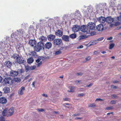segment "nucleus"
Segmentation results:
<instances>
[{
	"instance_id": "nucleus-23",
	"label": "nucleus",
	"mask_w": 121,
	"mask_h": 121,
	"mask_svg": "<svg viewBox=\"0 0 121 121\" xmlns=\"http://www.w3.org/2000/svg\"><path fill=\"white\" fill-rule=\"evenodd\" d=\"M52 46V44L50 42H48L46 43L45 44V48L49 49L51 48Z\"/></svg>"
},
{
	"instance_id": "nucleus-38",
	"label": "nucleus",
	"mask_w": 121,
	"mask_h": 121,
	"mask_svg": "<svg viewBox=\"0 0 121 121\" xmlns=\"http://www.w3.org/2000/svg\"><path fill=\"white\" fill-rule=\"evenodd\" d=\"M89 34H90L91 35H95L96 34V32L95 31H93L92 30H91V31L90 32Z\"/></svg>"
},
{
	"instance_id": "nucleus-49",
	"label": "nucleus",
	"mask_w": 121,
	"mask_h": 121,
	"mask_svg": "<svg viewBox=\"0 0 121 121\" xmlns=\"http://www.w3.org/2000/svg\"><path fill=\"white\" fill-rule=\"evenodd\" d=\"M120 14V16L117 17V19L119 21L121 20V12Z\"/></svg>"
},
{
	"instance_id": "nucleus-27",
	"label": "nucleus",
	"mask_w": 121,
	"mask_h": 121,
	"mask_svg": "<svg viewBox=\"0 0 121 121\" xmlns=\"http://www.w3.org/2000/svg\"><path fill=\"white\" fill-rule=\"evenodd\" d=\"M13 81L19 83L20 82L21 80L19 78H15L13 79Z\"/></svg>"
},
{
	"instance_id": "nucleus-43",
	"label": "nucleus",
	"mask_w": 121,
	"mask_h": 121,
	"mask_svg": "<svg viewBox=\"0 0 121 121\" xmlns=\"http://www.w3.org/2000/svg\"><path fill=\"white\" fill-rule=\"evenodd\" d=\"M36 68V66L35 65H34L33 66H31V69L32 70H34Z\"/></svg>"
},
{
	"instance_id": "nucleus-59",
	"label": "nucleus",
	"mask_w": 121,
	"mask_h": 121,
	"mask_svg": "<svg viewBox=\"0 0 121 121\" xmlns=\"http://www.w3.org/2000/svg\"><path fill=\"white\" fill-rule=\"evenodd\" d=\"M21 47V45H17L16 46L17 48L18 49Z\"/></svg>"
},
{
	"instance_id": "nucleus-16",
	"label": "nucleus",
	"mask_w": 121,
	"mask_h": 121,
	"mask_svg": "<svg viewBox=\"0 0 121 121\" xmlns=\"http://www.w3.org/2000/svg\"><path fill=\"white\" fill-rule=\"evenodd\" d=\"M25 90V89L24 87L23 86L21 87L18 90V94L20 95H22L23 93V92Z\"/></svg>"
},
{
	"instance_id": "nucleus-22",
	"label": "nucleus",
	"mask_w": 121,
	"mask_h": 121,
	"mask_svg": "<svg viewBox=\"0 0 121 121\" xmlns=\"http://www.w3.org/2000/svg\"><path fill=\"white\" fill-rule=\"evenodd\" d=\"M7 102L6 99L5 98L1 97L0 98V103L2 104H5Z\"/></svg>"
},
{
	"instance_id": "nucleus-36",
	"label": "nucleus",
	"mask_w": 121,
	"mask_h": 121,
	"mask_svg": "<svg viewBox=\"0 0 121 121\" xmlns=\"http://www.w3.org/2000/svg\"><path fill=\"white\" fill-rule=\"evenodd\" d=\"M87 38V37L86 35H82L80 36V39H82Z\"/></svg>"
},
{
	"instance_id": "nucleus-34",
	"label": "nucleus",
	"mask_w": 121,
	"mask_h": 121,
	"mask_svg": "<svg viewBox=\"0 0 121 121\" xmlns=\"http://www.w3.org/2000/svg\"><path fill=\"white\" fill-rule=\"evenodd\" d=\"M115 44L114 43H111L109 44V49H112L114 47Z\"/></svg>"
},
{
	"instance_id": "nucleus-9",
	"label": "nucleus",
	"mask_w": 121,
	"mask_h": 121,
	"mask_svg": "<svg viewBox=\"0 0 121 121\" xmlns=\"http://www.w3.org/2000/svg\"><path fill=\"white\" fill-rule=\"evenodd\" d=\"M72 30L74 32H76L78 31L80 27L79 26L77 25H75L73 26V27L72 28Z\"/></svg>"
},
{
	"instance_id": "nucleus-18",
	"label": "nucleus",
	"mask_w": 121,
	"mask_h": 121,
	"mask_svg": "<svg viewBox=\"0 0 121 121\" xmlns=\"http://www.w3.org/2000/svg\"><path fill=\"white\" fill-rule=\"evenodd\" d=\"M18 72L17 71L12 70L10 72V75L12 76L15 77L18 75Z\"/></svg>"
},
{
	"instance_id": "nucleus-29",
	"label": "nucleus",
	"mask_w": 121,
	"mask_h": 121,
	"mask_svg": "<svg viewBox=\"0 0 121 121\" xmlns=\"http://www.w3.org/2000/svg\"><path fill=\"white\" fill-rule=\"evenodd\" d=\"M75 13L76 15V16H77L78 17L80 18L82 16L80 13V12L78 10H77Z\"/></svg>"
},
{
	"instance_id": "nucleus-64",
	"label": "nucleus",
	"mask_w": 121,
	"mask_h": 121,
	"mask_svg": "<svg viewBox=\"0 0 121 121\" xmlns=\"http://www.w3.org/2000/svg\"><path fill=\"white\" fill-rule=\"evenodd\" d=\"M118 82V81L117 80H115L113 81V82L114 83H117Z\"/></svg>"
},
{
	"instance_id": "nucleus-5",
	"label": "nucleus",
	"mask_w": 121,
	"mask_h": 121,
	"mask_svg": "<svg viewBox=\"0 0 121 121\" xmlns=\"http://www.w3.org/2000/svg\"><path fill=\"white\" fill-rule=\"evenodd\" d=\"M87 28L89 30L90 32L91 31L93 30L95 27V24L92 22H89L87 25Z\"/></svg>"
},
{
	"instance_id": "nucleus-48",
	"label": "nucleus",
	"mask_w": 121,
	"mask_h": 121,
	"mask_svg": "<svg viewBox=\"0 0 121 121\" xmlns=\"http://www.w3.org/2000/svg\"><path fill=\"white\" fill-rule=\"evenodd\" d=\"M84 95V94L83 93L79 94L78 95V96H83Z\"/></svg>"
},
{
	"instance_id": "nucleus-24",
	"label": "nucleus",
	"mask_w": 121,
	"mask_h": 121,
	"mask_svg": "<svg viewBox=\"0 0 121 121\" xmlns=\"http://www.w3.org/2000/svg\"><path fill=\"white\" fill-rule=\"evenodd\" d=\"M9 88L7 87H4L3 89V91L4 93H7L9 92Z\"/></svg>"
},
{
	"instance_id": "nucleus-3",
	"label": "nucleus",
	"mask_w": 121,
	"mask_h": 121,
	"mask_svg": "<svg viewBox=\"0 0 121 121\" xmlns=\"http://www.w3.org/2000/svg\"><path fill=\"white\" fill-rule=\"evenodd\" d=\"M44 44L41 42H39L37 43V45L35 48V50L37 52H39L42 49H43Z\"/></svg>"
},
{
	"instance_id": "nucleus-53",
	"label": "nucleus",
	"mask_w": 121,
	"mask_h": 121,
	"mask_svg": "<svg viewBox=\"0 0 121 121\" xmlns=\"http://www.w3.org/2000/svg\"><path fill=\"white\" fill-rule=\"evenodd\" d=\"M83 46L82 45H81L80 46H78L77 47V49H78L79 48H83Z\"/></svg>"
},
{
	"instance_id": "nucleus-54",
	"label": "nucleus",
	"mask_w": 121,
	"mask_h": 121,
	"mask_svg": "<svg viewBox=\"0 0 121 121\" xmlns=\"http://www.w3.org/2000/svg\"><path fill=\"white\" fill-rule=\"evenodd\" d=\"M93 85V84L92 83H91L90 84H89V85H87L86 86L87 87H90L91 86H92Z\"/></svg>"
},
{
	"instance_id": "nucleus-33",
	"label": "nucleus",
	"mask_w": 121,
	"mask_h": 121,
	"mask_svg": "<svg viewBox=\"0 0 121 121\" xmlns=\"http://www.w3.org/2000/svg\"><path fill=\"white\" fill-rule=\"evenodd\" d=\"M62 53V52H61L59 50L56 51L55 52V54L56 55H59L61 54Z\"/></svg>"
},
{
	"instance_id": "nucleus-42",
	"label": "nucleus",
	"mask_w": 121,
	"mask_h": 121,
	"mask_svg": "<svg viewBox=\"0 0 121 121\" xmlns=\"http://www.w3.org/2000/svg\"><path fill=\"white\" fill-rule=\"evenodd\" d=\"M104 38L103 37H102L98 39L97 40H96V41H100L104 39Z\"/></svg>"
},
{
	"instance_id": "nucleus-35",
	"label": "nucleus",
	"mask_w": 121,
	"mask_h": 121,
	"mask_svg": "<svg viewBox=\"0 0 121 121\" xmlns=\"http://www.w3.org/2000/svg\"><path fill=\"white\" fill-rule=\"evenodd\" d=\"M95 106V104L94 103L89 104L88 105V106L89 107H94Z\"/></svg>"
},
{
	"instance_id": "nucleus-45",
	"label": "nucleus",
	"mask_w": 121,
	"mask_h": 121,
	"mask_svg": "<svg viewBox=\"0 0 121 121\" xmlns=\"http://www.w3.org/2000/svg\"><path fill=\"white\" fill-rule=\"evenodd\" d=\"M110 103L111 104H115L116 103V101L114 100H112L111 101Z\"/></svg>"
},
{
	"instance_id": "nucleus-46",
	"label": "nucleus",
	"mask_w": 121,
	"mask_h": 121,
	"mask_svg": "<svg viewBox=\"0 0 121 121\" xmlns=\"http://www.w3.org/2000/svg\"><path fill=\"white\" fill-rule=\"evenodd\" d=\"M76 74L78 76L81 75L82 74V73L81 72L78 73H76Z\"/></svg>"
},
{
	"instance_id": "nucleus-1",
	"label": "nucleus",
	"mask_w": 121,
	"mask_h": 121,
	"mask_svg": "<svg viewBox=\"0 0 121 121\" xmlns=\"http://www.w3.org/2000/svg\"><path fill=\"white\" fill-rule=\"evenodd\" d=\"M25 32L22 29H20L19 30H17L15 33H13L11 35L12 39L14 41H17V37H20L21 38L25 34Z\"/></svg>"
},
{
	"instance_id": "nucleus-8",
	"label": "nucleus",
	"mask_w": 121,
	"mask_h": 121,
	"mask_svg": "<svg viewBox=\"0 0 121 121\" xmlns=\"http://www.w3.org/2000/svg\"><path fill=\"white\" fill-rule=\"evenodd\" d=\"M17 62L19 64H23L24 65L26 62L25 60L22 57H20L19 56L16 60Z\"/></svg>"
},
{
	"instance_id": "nucleus-40",
	"label": "nucleus",
	"mask_w": 121,
	"mask_h": 121,
	"mask_svg": "<svg viewBox=\"0 0 121 121\" xmlns=\"http://www.w3.org/2000/svg\"><path fill=\"white\" fill-rule=\"evenodd\" d=\"M113 107L112 106H110L108 107L105 108V110H112L113 108Z\"/></svg>"
},
{
	"instance_id": "nucleus-57",
	"label": "nucleus",
	"mask_w": 121,
	"mask_h": 121,
	"mask_svg": "<svg viewBox=\"0 0 121 121\" xmlns=\"http://www.w3.org/2000/svg\"><path fill=\"white\" fill-rule=\"evenodd\" d=\"M116 97V95H111V97L112 98H115Z\"/></svg>"
},
{
	"instance_id": "nucleus-6",
	"label": "nucleus",
	"mask_w": 121,
	"mask_h": 121,
	"mask_svg": "<svg viewBox=\"0 0 121 121\" xmlns=\"http://www.w3.org/2000/svg\"><path fill=\"white\" fill-rule=\"evenodd\" d=\"M62 41L61 39H55L53 40V44L56 46H59L61 44Z\"/></svg>"
},
{
	"instance_id": "nucleus-44",
	"label": "nucleus",
	"mask_w": 121,
	"mask_h": 121,
	"mask_svg": "<svg viewBox=\"0 0 121 121\" xmlns=\"http://www.w3.org/2000/svg\"><path fill=\"white\" fill-rule=\"evenodd\" d=\"M0 121H5L4 118L3 116H1L0 117Z\"/></svg>"
},
{
	"instance_id": "nucleus-55",
	"label": "nucleus",
	"mask_w": 121,
	"mask_h": 121,
	"mask_svg": "<svg viewBox=\"0 0 121 121\" xmlns=\"http://www.w3.org/2000/svg\"><path fill=\"white\" fill-rule=\"evenodd\" d=\"M111 87L112 88L116 89L117 88V87L114 85H111Z\"/></svg>"
},
{
	"instance_id": "nucleus-25",
	"label": "nucleus",
	"mask_w": 121,
	"mask_h": 121,
	"mask_svg": "<svg viewBox=\"0 0 121 121\" xmlns=\"http://www.w3.org/2000/svg\"><path fill=\"white\" fill-rule=\"evenodd\" d=\"M8 109L7 108L5 109L2 112V115L3 116H6L7 114H8Z\"/></svg>"
},
{
	"instance_id": "nucleus-37",
	"label": "nucleus",
	"mask_w": 121,
	"mask_h": 121,
	"mask_svg": "<svg viewBox=\"0 0 121 121\" xmlns=\"http://www.w3.org/2000/svg\"><path fill=\"white\" fill-rule=\"evenodd\" d=\"M26 70V72H28L30 69L29 66L27 65H25Z\"/></svg>"
},
{
	"instance_id": "nucleus-32",
	"label": "nucleus",
	"mask_w": 121,
	"mask_h": 121,
	"mask_svg": "<svg viewBox=\"0 0 121 121\" xmlns=\"http://www.w3.org/2000/svg\"><path fill=\"white\" fill-rule=\"evenodd\" d=\"M67 48L66 47H60V48L58 50L61 52H62V51H63V50L64 49L65 50Z\"/></svg>"
},
{
	"instance_id": "nucleus-31",
	"label": "nucleus",
	"mask_w": 121,
	"mask_h": 121,
	"mask_svg": "<svg viewBox=\"0 0 121 121\" xmlns=\"http://www.w3.org/2000/svg\"><path fill=\"white\" fill-rule=\"evenodd\" d=\"M31 55L35 57H36L37 56L35 52L34 51H33L31 52Z\"/></svg>"
},
{
	"instance_id": "nucleus-39",
	"label": "nucleus",
	"mask_w": 121,
	"mask_h": 121,
	"mask_svg": "<svg viewBox=\"0 0 121 121\" xmlns=\"http://www.w3.org/2000/svg\"><path fill=\"white\" fill-rule=\"evenodd\" d=\"M18 72V74L19 73H22L23 72V69H18L17 71Z\"/></svg>"
},
{
	"instance_id": "nucleus-17",
	"label": "nucleus",
	"mask_w": 121,
	"mask_h": 121,
	"mask_svg": "<svg viewBox=\"0 0 121 121\" xmlns=\"http://www.w3.org/2000/svg\"><path fill=\"white\" fill-rule=\"evenodd\" d=\"M4 65L7 68H10L12 66V64L10 61H7L4 63Z\"/></svg>"
},
{
	"instance_id": "nucleus-58",
	"label": "nucleus",
	"mask_w": 121,
	"mask_h": 121,
	"mask_svg": "<svg viewBox=\"0 0 121 121\" xmlns=\"http://www.w3.org/2000/svg\"><path fill=\"white\" fill-rule=\"evenodd\" d=\"M103 100L102 99H97L96 100H95V101H102V100Z\"/></svg>"
},
{
	"instance_id": "nucleus-30",
	"label": "nucleus",
	"mask_w": 121,
	"mask_h": 121,
	"mask_svg": "<svg viewBox=\"0 0 121 121\" xmlns=\"http://www.w3.org/2000/svg\"><path fill=\"white\" fill-rule=\"evenodd\" d=\"M69 37L72 39H74L76 37V35L75 34H72L69 35Z\"/></svg>"
},
{
	"instance_id": "nucleus-20",
	"label": "nucleus",
	"mask_w": 121,
	"mask_h": 121,
	"mask_svg": "<svg viewBox=\"0 0 121 121\" xmlns=\"http://www.w3.org/2000/svg\"><path fill=\"white\" fill-rule=\"evenodd\" d=\"M39 39L40 41V42H44L47 41V38L45 36H40L39 38Z\"/></svg>"
},
{
	"instance_id": "nucleus-61",
	"label": "nucleus",
	"mask_w": 121,
	"mask_h": 121,
	"mask_svg": "<svg viewBox=\"0 0 121 121\" xmlns=\"http://www.w3.org/2000/svg\"><path fill=\"white\" fill-rule=\"evenodd\" d=\"M82 119V118L81 117H76L75 118V120H77L78 119Z\"/></svg>"
},
{
	"instance_id": "nucleus-47",
	"label": "nucleus",
	"mask_w": 121,
	"mask_h": 121,
	"mask_svg": "<svg viewBox=\"0 0 121 121\" xmlns=\"http://www.w3.org/2000/svg\"><path fill=\"white\" fill-rule=\"evenodd\" d=\"M27 62L29 64H30V57H29L27 60Z\"/></svg>"
},
{
	"instance_id": "nucleus-51",
	"label": "nucleus",
	"mask_w": 121,
	"mask_h": 121,
	"mask_svg": "<svg viewBox=\"0 0 121 121\" xmlns=\"http://www.w3.org/2000/svg\"><path fill=\"white\" fill-rule=\"evenodd\" d=\"M99 52L97 51H95L94 53V55H96L98 54L99 53Z\"/></svg>"
},
{
	"instance_id": "nucleus-60",
	"label": "nucleus",
	"mask_w": 121,
	"mask_h": 121,
	"mask_svg": "<svg viewBox=\"0 0 121 121\" xmlns=\"http://www.w3.org/2000/svg\"><path fill=\"white\" fill-rule=\"evenodd\" d=\"M34 61V60L31 57V63H32Z\"/></svg>"
},
{
	"instance_id": "nucleus-26",
	"label": "nucleus",
	"mask_w": 121,
	"mask_h": 121,
	"mask_svg": "<svg viewBox=\"0 0 121 121\" xmlns=\"http://www.w3.org/2000/svg\"><path fill=\"white\" fill-rule=\"evenodd\" d=\"M19 56V55L18 54L14 53L13 54V55H12V57L14 59L16 60Z\"/></svg>"
},
{
	"instance_id": "nucleus-12",
	"label": "nucleus",
	"mask_w": 121,
	"mask_h": 121,
	"mask_svg": "<svg viewBox=\"0 0 121 121\" xmlns=\"http://www.w3.org/2000/svg\"><path fill=\"white\" fill-rule=\"evenodd\" d=\"M96 28L98 31H102L104 30L103 25L102 24H100L96 26Z\"/></svg>"
},
{
	"instance_id": "nucleus-2",
	"label": "nucleus",
	"mask_w": 121,
	"mask_h": 121,
	"mask_svg": "<svg viewBox=\"0 0 121 121\" xmlns=\"http://www.w3.org/2000/svg\"><path fill=\"white\" fill-rule=\"evenodd\" d=\"M11 42H10L9 37L8 36L6 37V39L4 43L0 42V49H4L8 48L10 46Z\"/></svg>"
},
{
	"instance_id": "nucleus-4",
	"label": "nucleus",
	"mask_w": 121,
	"mask_h": 121,
	"mask_svg": "<svg viewBox=\"0 0 121 121\" xmlns=\"http://www.w3.org/2000/svg\"><path fill=\"white\" fill-rule=\"evenodd\" d=\"M80 30L82 32L86 33V34H89L90 33L89 30L87 28V25H83L80 27Z\"/></svg>"
},
{
	"instance_id": "nucleus-7",
	"label": "nucleus",
	"mask_w": 121,
	"mask_h": 121,
	"mask_svg": "<svg viewBox=\"0 0 121 121\" xmlns=\"http://www.w3.org/2000/svg\"><path fill=\"white\" fill-rule=\"evenodd\" d=\"M4 81V82L6 84L11 85L13 83V80L10 78H5Z\"/></svg>"
},
{
	"instance_id": "nucleus-50",
	"label": "nucleus",
	"mask_w": 121,
	"mask_h": 121,
	"mask_svg": "<svg viewBox=\"0 0 121 121\" xmlns=\"http://www.w3.org/2000/svg\"><path fill=\"white\" fill-rule=\"evenodd\" d=\"M90 59V56H88L86 58V61L89 60Z\"/></svg>"
},
{
	"instance_id": "nucleus-41",
	"label": "nucleus",
	"mask_w": 121,
	"mask_h": 121,
	"mask_svg": "<svg viewBox=\"0 0 121 121\" xmlns=\"http://www.w3.org/2000/svg\"><path fill=\"white\" fill-rule=\"evenodd\" d=\"M37 110L39 112H42L44 111L43 109H37Z\"/></svg>"
},
{
	"instance_id": "nucleus-14",
	"label": "nucleus",
	"mask_w": 121,
	"mask_h": 121,
	"mask_svg": "<svg viewBox=\"0 0 121 121\" xmlns=\"http://www.w3.org/2000/svg\"><path fill=\"white\" fill-rule=\"evenodd\" d=\"M55 37V35L52 34H50L47 36L48 39L50 41L54 40Z\"/></svg>"
},
{
	"instance_id": "nucleus-19",
	"label": "nucleus",
	"mask_w": 121,
	"mask_h": 121,
	"mask_svg": "<svg viewBox=\"0 0 121 121\" xmlns=\"http://www.w3.org/2000/svg\"><path fill=\"white\" fill-rule=\"evenodd\" d=\"M37 42L35 40H31V47L35 48L36 46Z\"/></svg>"
},
{
	"instance_id": "nucleus-21",
	"label": "nucleus",
	"mask_w": 121,
	"mask_h": 121,
	"mask_svg": "<svg viewBox=\"0 0 121 121\" xmlns=\"http://www.w3.org/2000/svg\"><path fill=\"white\" fill-rule=\"evenodd\" d=\"M62 39L66 42L69 41V36L67 35H63L62 37Z\"/></svg>"
},
{
	"instance_id": "nucleus-15",
	"label": "nucleus",
	"mask_w": 121,
	"mask_h": 121,
	"mask_svg": "<svg viewBox=\"0 0 121 121\" xmlns=\"http://www.w3.org/2000/svg\"><path fill=\"white\" fill-rule=\"evenodd\" d=\"M98 21L100 23H104L106 22V18L102 16L98 18Z\"/></svg>"
},
{
	"instance_id": "nucleus-52",
	"label": "nucleus",
	"mask_w": 121,
	"mask_h": 121,
	"mask_svg": "<svg viewBox=\"0 0 121 121\" xmlns=\"http://www.w3.org/2000/svg\"><path fill=\"white\" fill-rule=\"evenodd\" d=\"M42 62L41 61H40L39 63H38L37 64V67L39 66L40 65H41L42 64Z\"/></svg>"
},
{
	"instance_id": "nucleus-11",
	"label": "nucleus",
	"mask_w": 121,
	"mask_h": 121,
	"mask_svg": "<svg viewBox=\"0 0 121 121\" xmlns=\"http://www.w3.org/2000/svg\"><path fill=\"white\" fill-rule=\"evenodd\" d=\"M106 22L108 23H111L115 20V18H112L110 17H108L106 18Z\"/></svg>"
},
{
	"instance_id": "nucleus-28",
	"label": "nucleus",
	"mask_w": 121,
	"mask_h": 121,
	"mask_svg": "<svg viewBox=\"0 0 121 121\" xmlns=\"http://www.w3.org/2000/svg\"><path fill=\"white\" fill-rule=\"evenodd\" d=\"M69 88L70 89L69 90H68V91L70 92H74V87L69 86Z\"/></svg>"
},
{
	"instance_id": "nucleus-56",
	"label": "nucleus",
	"mask_w": 121,
	"mask_h": 121,
	"mask_svg": "<svg viewBox=\"0 0 121 121\" xmlns=\"http://www.w3.org/2000/svg\"><path fill=\"white\" fill-rule=\"evenodd\" d=\"M42 96H44L45 97H48V96L46 94H44H44H42Z\"/></svg>"
},
{
	"instance_id": "nucleus-62",
	"label": "nucleus",
	"mask_w": 121,
	"mask_h": 121,
	"mask_svg": "<svg viewBox=\"0 0 121 121\" xmlns=\"http://www.w3.org/2000/svg\"><path fill=\"white\" fill-rule=\"evenodd\" d=\"M112 38H113L112 37H110L109 38H108L107 39L108 40H110L112 39Z\"/></svg>"
},
{
	"instance_id": "nucleus-10",
	"label": "nucleus",
	"mask_w": 121,
	"mask_h": 121,
	"mask_svg": "<svg viewBox=\"0 0 121 121\" xmlns=\"http://www.w3.org/2000/svg\"><path fill=\"white\" fill-rule=\"evenodd\" d=\"M55 34L59 37H61L63 34V31L60 30H58L55 32Z\"/></svg>"
},
{
	"instance_id": "nucleus-13",
	"label": "nucleus",
	"mask_w": 121,
	"mask_h": 121,
	"mask_svg": "<svg viewBox=\"0 0 121 121\" xmlns=\"http://www.w3.org/2000/svg\"><path fill=\"white\" fill-rule=\"evenodd\" d=\"M8 111V116H9L13 115L14 112V109L12 107Z\"/></svg>"
},
{
	"instance_id": "nucleus-63",
	"label": "nucleus",
	"mask_w": 121,
	"mask_h": 121,
	"mask_svg": "<svg viewBox=\"0 0 121 121\" xmlns=\"http://www.w3.org/2000/svg\"><path fill=\"white\" fill-rule=\"evenodd\" d=\"M79 114H73V116H78L79 115Z\"/></svg>"
}]
</instances>
